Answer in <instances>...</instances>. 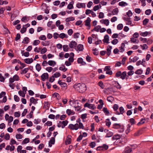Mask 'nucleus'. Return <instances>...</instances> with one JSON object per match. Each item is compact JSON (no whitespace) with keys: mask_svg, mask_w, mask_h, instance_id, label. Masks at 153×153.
Returning <instances> with one entry per match:
<instances>
[{"mask_svg":"<svg viewBox=\"0 0 153 153\" xmlns=\"http://www.w3.org/2000/svg\"><path fill=\"white\" fill-rule=\"evenodd\" d=\"M114 86L117 89H120L121 88V86L119 84V83L116 81L115 82V83L114 84Z\"/></svg>","mask_w":153,"mask_h":153,"instance_id":"f704fd0d","label":"nucleus"},{"mask_svg":"<svg viewBox=\"0 0 153 153\" xmlns=\"http://www.w3.org/2000/svg\"><path fill=\"white\" fill-rule=\"evenodd\" d=\"M113 127L114 128H118L120 127V124L115 123L113 125Z\"/></svg>","mask_w":153,"mask_h":153,"instance_id":"864d4df0","label":"nucleus"},{"mask_svg":"<svg viewBox=\"0 0 153 153\" xmlns=\"http://www.w3.org/2000/svg\"><path fill=\"white\" fill-rule=\"evenodd\" d=\"M24 52V51H22V55H24L25 56V57H28L30 55L29 52H26L25 53H23Z\"/></svg>","mask_w":153,"mask_h":153,"instance_id":"58836bf2","label":"nucleus"},{"mask_svg":"<svg viewBox=\"0 0 153 153\" xmlns=\"http://www.w3.org/2000/svg\"><path fill=\"white\" fill-rule=\"evenodd\" d=\"M29 41V39L27 37H25L23 41H22V43L24 44H27Z\"/></svg>","mask_w":153,"mask_h":153,"instance_id":"c85d7f7f","label":"nucleus"},{"mask_svg":"<svg viewBox=\"0 0 153 153\" xmlns=\"http://www.w3.org/2000/svg\"><path fill=\"white\" fill-rule=\"evenodd\" d=\"M100 22L103 24H104L106 26H108L109 23V22L108 19H102L100 21Z\"/></svg>","mask_w":153,"mask_h":153,"instance_id":"6e6552de","label":"nucleus"},{"mask_svg":"<svg viewBox=\"0 0 153 153\" xmlns=\"http://www.w3.org/2000/svg\"><path fill=\"white\" fill-rule=\"evenodd\" d=\"M98 85L102 88L103 89L104 88V85L103 82L101 81H100L98 82Z\"/></svg>","mask_w":153,"mask_h":153,"instance_id":"13d9d810","label":"nucleus"},{"mask_svg":"<svg viewBox=\"0 0 153 153\" xmlns=\"http://www.w3.org/2000/svg\"><path fill=\"white\" fill-rule=\"evenodd\" d=\"M68 121L67 120L63 121L62 122L59 121L58 123L57 126L58 127H61L64 128L68 124Z\"/></svg>","mask_w":153,"mask_h":153,"instance_id":"f03ea898","label":"nucleus"},{"mask_svg":"<svg viewBox=\"0 0 153 153\" xmlns=\"http://www.w3.org/2000/svg\"><path fill=\"white\" fill-rule=\"evenodd\" d=\"M58 83L62 87H65L67 85V84L65 82H62L61 80H59Z\"/></svg>","mask_w":153,"mask_h":153,"instance_id":"aec40b11","label":"nucleus"},{"mask_svg":"<svg viewBox=\"0 0 153 153\" xmlns=\"http://www.w3.org/2000/svg\"><path fill=\"white\" fill-rule=\"evenodd\" d=\"M102 111L105 114V115H108L109 114V111L108 110L107 108L104 107L103 108Z\"/></svg>","mask_w":153,"mask_h":153,"instance_id":"cd10ccee","label":"nucleus"},{"mask_svg":"<svg viewBox=\"0 0 153 153\" xmlns=\"http://www.w3.org/2000/svg\"><path fill=\"white\" fill-rule=\"evenodd\" d=\"M59 37L62 39H63L65 38H67L68 36L67 35L63 33H62L59 35Z\"/></svg>","mask_w":153,"mask_h":153,"instance_id":"5701e85b","label":"nucleus"},{"mask_svg":"<svg viewBox=\"0 0 153 153\" xmlns=\"http://www.w3.org/2000/svg\"><path fill=\"white\" fill-rule=\"evenodd\" d=\"M40 43V41L39 40H34L33 42V45L34 46H36L38 45Z\"/></svg>","mask_w":153,"mask_h":153,"instance_id":"a18cd8bd","label":"nucleus"},{"mask_svg":"<svg viewBox=\"0 0 153 153\" xmlns=\"http://www.w3.org/2000/svg\"><path fill=\"white\" fill-rule=\"evenodd\" d=\"M56 62L53 60H49L48 62V64L51 66H54L56 65Z\"/></svg>","mask_w":153,"mask_h":153,"instance_id":"6ab92c4d","label":"nucleus"},{"mask_svg":"<svg viewBox=\"0 0 153 153\" xmlns=\"http://www.w3.org/2000/svg\"><path fill=\"white\" fill-rule=\"evenodd\" d=\"M77 61L78 63H80L83 65L85 64V63L83 61V60L82 58H78Z\"/></svg>","mask_w":153,"mask_h":153,"instance_id":"412c9836","label":"nucleus"},{"mask_svg":"<svg viewBox=\"0 0 153 153\" xmlns=\"http://www.w3.org/2000/svg\"><path fill=\"white\" fill-rule=\"evenodd\" d=\"M150 33L149 32L146 31L144 32H140V35L143 36H145L147 35L148 34Z\"/></svg>","mask_w":153,"mask_h":153,"instance_id":"72a5a7b5","label":"nucleus"},{"mask_svg":"<svg viewBox=\"0 0 153 153\" xmlns=\"http://www.w3.org/2000/svg\"><path fill=\"white\" fill-rule=\"evenodd\" d=\"M101 27L100 26V25H98L96 27H95L94 29L92 30V31H93L94 30L95 31L98 32L99 31V30L101 29Z\"/></svg>","mask_w":153,"mask_h":153,"instance_id":"c9c22d12","label":"nucleus"},{"mask_svg":"<svg viewBox=\"0 0 153 153\" xmlns=\"http://www.w3.org/2000/svg\"><path fill=\"white\" fill-rule=\"evenodd\" d=\"M39 39L41 40H45L46 39V36L44 35H42L39 37Z\"/></svg>","mask_w":153,"mask_h":153,"instance_id":"603ef678","label":"nucleus"},{"mask_svg":"<svg viewBox=\"0 0 153 153\" xmlns=\"http://www.w3.org/2000/svg\"><path fill=\"white\" fill-rule=\"evenodd\" d=\"M71 136L68 135L66 138L65 141V144L66 145H67L68 144H69L71 143Z\"/></svg>","mask_w":153,"mask_h":153,"instance_id":"39448f33","label":"nucleus"},{"mask_svg":"<svg viewBox=\"0 0 153 153\" xmlns=\"http://www.w3.org/2000/svg\"><path fill=\"white\" fill-rule=\"evenodd\" d=\"M70 57L68 59V61L69 62H72L74 61V59L73 57L74 56V54L73 53H71L70 54Z\"/></svg>","mask_w":153,"mask_h":153,"instance_id":"f3484780","label":"nucleus"},{"mask_svg":"<svg viewBox=\"0 0 153 153\" xmlns=\"http://www.w3.org/2000/svg\"><path fill=\"white\" fill-rule=\"evenodd\" d=\"M53 96L56 97L58 100L60 99V97L59 95L57 93H54L53 94Z\"/></svg>","mask_w":153,"mask_h":153,"instance_id":"3c124183","label":"nucleus"},{"mask_svg":"<svg viewBox=\"0 0 153 153\" xmlns=\"http://www.w3.org/2000/svg\"><path fill=\"white\" fill-rule=\"evenodd\" d=\"M106 125L109 127L111 124V122L110 121V120L109 119H107L105 121Z\"/></svg>","mask_w":153,"mask_h":153,"instance_id":"8fccbe9b","label":"nucleus"},{"mask_svg":"<svg viewBox=\"0 0 153 153\" xmlns=\"http://www.w3.org/2000/svg\"><path fill=\"white\" fill-rule=\"evenodd\" d=\"M66 112L68 116L71 115H73L75 114V112L73 111H72L70 109H67L66 110Z\"/></svg>","mask_w":153,"mask_h":153,"instance_id":"a211bd4d","label":"nucleus"},{"mask_svg":"<svg viewBox=\"0 0 153 153\" xmlns=\"http://www.w3.org/2000/svg\"><path fill=\"white\" fill-rule=\"evenodd\" d=\"M119 110H120V112H119L118 111H117L116 114L117 115H119L120 114H123L124 111V110L123 107H120L119 108Z\"/></svg>","mask_w":153,"mask_h":153,"instance_id":"2eb2a0df","label":"nucleus"},{"mask_svg":"<svg viewBox=\"0 0 153 153\" xmlns=\"http://www.w3.org/2000/svg\"><path fill=\"white\" fill-rule=\"evenodd\" d=\"M132 151V149L129 147H126L125 149V153H130Z\"/></svg>","mask_w":153,"mask_h":153,"instance_id":"b1692460","label":"nucleus"},{"mask_svg":"<svg viewBox=\"0 0 153 153\" xmlns=\"http://www.w3.org/2000/svg\"><path fill=\"white\" fill-rule=\"evenodd\" d=\"M28 71L27 68H25L24 69L22 70L21 72V74H23L26 73Z\"/></svg>","mask_w":153,"mask_h":153,"instance_id":"5fc2aeb1","label":"nucleus"},{"mask_svg":"<svg viewBox=\"0 0 153 153\" xmlns=\"http://www.w3.org/2000/svg\"><path fill=\"white\" fill-rule=\"evenodd\" d=\"M59 69L60 70L65 72L67 70V68H65V66L64 65H63L59 68Z\"/></svg>","mask_w":153,"mask_h":153,"instance_id":"37998d69","label":"nucleus"},{"mask_svg":"<svg viewBox=\"0 0 153 153\" xmlns=\"http://www.w3.org/2000/svg\"><path fill=\"white\" fill-rule=\"evenodd\" d=\"M63 51H68L69 49L68 45H64L63 46Z\"/></svg>","mask_w":153,"mask_h":153,"instance_id":"e433bc0d","label":"nucleus"},{"mask_svg":"<svg viewBox=\"0 0 153 153\" xmlns=\"http://www.w3.org/2000/svg\"><path fill=\"white\" fill-rule=\"evenodd\" d=\"M93 53L94 55H97L98 54L99 52L97 50L96 48H95V49H93Z\"/></svg>","mask_w":153,"mask_h":153,"instance_id":"774afa93","label":"nucleus"},{"mask_svg":"<svg viewBox=\"0 0 153 153\" xmlns=\"http://www.w3.org/2000/svg\"><path fill=\"white\" fill-rule=\"evenodd\" d=\"M76 7L78 8L84 7H85V4L84 3H78L76 5Z\"/></svg>","mask_w":153,"mask_h":153,"instance_id":"393cba45","label":"nucleus"},{"mask_svg":"<svg viewBox=\"0 0 153 153\" xmlns=\"http://www.w3.org/2000/svg\"><path fill=\"white\" fill-rule=\"evenodd\" d=\"M118 4L119 6L122 7H124L128 5L127 3L123 1L119 2Z\"/></svg>","mask_w":153,"mask_h":153,"instance_id":"bb28decb","label":"nucleus"},{"mask_svg":"<svg viewBox=\"0 0 153 153\" xmlns=\"http://www.w3.org/2000/svg\"><path fill=\"white\" fill-rule=\"evenodd\" d=\"M38 99H35L33 97H31L30 99V101H31V102L35 105L37 103V101Z\"/></svg>","mask_w":153,"mask_h":153,"instance_id":"ddd939ff","label":"nucleus"},{"mask_svg":"<svg viewBox=\"0 0 153 153\" xmlns=\"http://www.w3.org/2000/svg\"><path fill=\"white\" fill-rule=\"evenodd\" d=\"M48 74L47 73H44L41 76V78L42 81H45L46 79H48Z\"/></svg>","mask_w":153,"mask_h":153,"instance_id":"423d86ee","label":"nucleus"},{"mask_svg":"<svg viewBox=\"0 0 153 153\" xmlns=\"http://www.w3.org/2000/svg\"><path fill=\"white\" fill-rule=\"evenodd\" d=\"M18 93L20 96L23 97H25V93L24 92H23V91L21 90L19 91Z\"/></svg>","mask_w":153,"mask_h":153,"instance_id":"79ce46f5","label":"nucleus"},{"mask_svg":"<svg viewBox=\"0 0 153 153\" xmlns=\"http://www.w3.org/2000/svg\"><path fill=\"white\" fill-rule=\"evenodd\" d=\"M112 46L108 45L107 47V49L106 54L108 56H109L111 53V50L112 49Z\"/></svg>","mask_w":153,"mask_h":153,"instance_id":"4468645a","label":"nucleus"},{"mask_svg":"<svg viewBox=\"0 0 153 153\" xmlns=\"http://www.w3.org/2000/svg\"><path fill=\"white\" fill-rule=\"evenodd\" d=\"M119 108L118 105L116 104H114L113 106V108L114 111H117Z\"/></svg>","mask_w":153,"mask_h":153,"instance_id":"338daca9","label":"nucleus"},{"mask_svg":"<svg viewBox=\"0 0 153 153\" xmlns=\"http://www.w3.org/2000/svg\"><path fill=\"white\" fill-rule=\"evenodd\" d=\"M96 146V143L94 142H92L90 143L89 144V146L91 148H94Z\"/></svg>","mask_w":153,"mask_h":153,"instance_id":"bf43d9fd","label":"nucleus"},{"mask_svg":"<svg viewBox=\"0 0 153 153\" xmlns=\"http://www.w3.org/2000/svg\"><path fill=\"white\" fill-rule=\"evenodd\" d=\"M68 128L72 130H77L78 129V123H77L74 125L70 124L68 126Z\"/></svg>","mask_w":153,"mask_h":153,"instance_id":"7ed1b4c3","label":"nucleus"},{"mask_svg":"<svg viewBox=\"0 0 153 153\" xmlns=\"http://www.w3.org/2000/svg\"><path fill=\"white\" fill-rule=\"evenodd\" d=\"M29 138H25L23 141L22 144H25L29 143Z\"/></svg>","mask_w":153,"mask_h":153,"instance_id":"4d7b16f0","label":"nucleus"},{"mask_svg":"<svg viewBox=\"0 0 153 153\" xmlns=\"http://www.w3.org/2000/svg\"><path fill=\"white\" fill-rule=\"evenodd\" d=\"M139 41H137L135 38L134 37H131L130 39V42L131 43H138Z\"/></svg>","mask_w":153,"mask_h":153,"instance_id":"2f4dec72","label":"nucleus"},{"mask_svg":"<svg viewBox=\"0 0 153 153\" xmlns=\"http://www.w3.org/2000/svg\"><path fill=\"white\" fill-rule=\"evenodd\" d=\"M126 75V71L123 72L122 73V75L120 76V78L122 79H124L125 78Z\"/></svg>","mask_w":153,"mask_h":153,"instance_id":"4c0bfd02","label":"nucleus"},{"mask_svg":"<svg viewBox=\"0 0 153 153\" xmlns=\"http://www.w3.org/2000/svg\"><path fill=\"white\" fill-rule=\"evenodd\" d=\"M74 88L76 91L81 93H83L86 90V85L84 83H78L77 85H75Z\"/></svg>","mask_w":153,"mask_h":153,"instance_id":"f257e3e1","label":"nucleus"},{"mask_svg":"<svg viewBox=\"0 0 153 153\" xmlns=\"http://www.w3.org/2000/svg\"><path fill=\"white\" fill-rule=\"evenodd\" d=\"M47 51V49L46 48L44 47L41 50L40 53L41 54H44Z\"/></svg>","mask_w":153,"mask_h":153,"instance_id":"09e8293b","label":"nucleus"},{"mask_svg":"<svg viewBox=\"0 0 153 153\" xmlns=\"http://www.w3.org/2000/svg\"><path fill=\"white\" fill-rule=\"evenodd\" d=\"M118 42V41L117 39H115L113 40L111 42L112 44L113 45H115Z\"/></svg>","mask_w":153,"mask_h":153,"instance_id":"0e129e2a","label":"nucleus"},{"mask_svg":"<svg viewBox=\"0 0 153 153\" xmlns=\"http://www.w3.org/2000/svg\"><path fill=\"white\" fill-rule=\"evenodd\" d=\"M109 36L107 35H106L104 37V39H103L102 41L104 43H108Z\"/></svg>","mask_w":153,"mask_h":153,"instance_id":"dca6fc26","label":"nucleus"},{"mask_svg":"<svg viewBox=\"0 0 153 153\" xmlns=\"http://www.w3.org/2000/svg\"><path fill=\"white\" fill-rule=\"evenodd\" d=\"M74 4V1H72L71 2H70L69 4L68 5L67 8L69 9H71L73 8V4Z\"/></svg>","mask_w":153,"mask_h":153,"instance_id":"4be33fe9","label":"nucleus"},{"mask_svg":"<svg viewBox=\"0 0 153 153\" xmlns=\"http://www.w3.org/2000/svg\"><path fill=\"white\" fill-rule=\"evenodd\" d=\"M77 45V43L75 41H72L69 44L70 48H72L76 47Z\"/></svg>","mask_w":153,"mask_h":153,"instance_id":"20e7f679","label":"nucleus"},{"mask_svg":"<svg viewBox=\"0 0 153 153\" xmlns=\"http://www.w3.org/2000/svg\"><path fill=\"white\" fill-rule=\"evenodd\" d=\"M123 26L122 24H120L117 26V29L118 30H121L122 29Z\"/></svg>","mask_w":153,"mask_h":153,"instance_id":"680f3d73","label":"nucleus"},{"mask_svg":"<svg viewBox=\"0 0 153 153\" xmlns=\"http://www.w3.org/2000/svg\"><path fill=\"white\" fill-rule=\"evenodd\" d=\"M36 68L38 71H39L41 69L40 65L39 63H37L36 66Z\"/></svg>","mask_w":153,"mask_h":153,"instance_id":"c03bdc74","label":"nucleus"},{"mask_svg":"<svg viewBox=\"0 0 153 153\" xmlns=\"http://www.w3.org/2000/svg\"><path fill=\"white\" fill-rule=\"evenodd\" d=\"M91 21V20L89 17H88L87 19L85 21V25L87 26H88L89 27L90 26V23ZM90 29V27L89 28Z\"/></svg>","mask_w":153,"mask_h":153,"instance_id":"1a4fd4ad","label":"nucleus"},{"mask_svg":"<svg viewBox=\"0 0 153 153\" xmlns=\"http://www.w3.org/2000/svg\"><path fill=\"white\" fill-rule=\"evenodd\" d=\"M25 62L27 64H30L33 62V59L32 58H27L24 59Z\"/></svg>","mask_w":153,"mask_h":153,"instance_id":"9b49d317","label":"nucleus"},{"mask_svg":"<svg viewBox=\"0 0 153 153\" xmlns=\"http://www.w3.org/2000/svg\"><path fill=\"white\" fill-rule=\"evenodd\" d=\"M120 136L118 134L115 135L113 136L112 137V139L113 140H117L120 139Z\"/></svg>","mask_w":153,"mask_h":153,"instance_id":"a878e982","label":"nucleus"},{"mask_svg":"<svg viewBox=\"0 0 153 153\" xmlns=\"http://www.w3.org/2000/svg\"><path fill=\"white\" fill-rule=\"evenodd\" d=\"M125 44L124 43H122L121 44V46L119 47V51L120 52H123L125 50L124 48Z\"/></svg>","mask_w":153,"mask_h":153,"instance_id":"9d476101","label":"nucleus"},{"mask_svg":"<svg viewBox=\"0 0 153 153\" xmlns=\"http://www.w3.org/2000/svg\"><path fill=\"white\" fill-rule=\"evenodd\" d=\"M42 44L43 46H46L49 45L50 44V42L48 41H46L45 42H42Z\"/></svg>","mask_w":153,"mask_h":153,"instance_id":"de8ad7c7","label":"nucleus"},{"mask_svg":"<svg viewBox=\"0 0 153 153\" xmlns=\"http://www.w3.org/2000/svg\"><path fill=\"white\" fill-rule=\"evenodd\" d=\"M131 126L129 124H128L127 126V129L126 130V134H128L130 131V128Z\"/></svg>","mask_w":153,"mask_h":153,"instance_id":"6e6d98bb","label":"nucleus"},{"mask_svg":"<svg viewBox=\"0 0 153 153\" xmlns=\"http://www.w3.org/2000/svg\"><path fill=\"white\" fill-rule=\"evenodd\" d=\"M118 12V9L117 8H115L113 10L112 13V15H114L117 14Z\"/></svg>","mask_w":153,"mask_h":153,"instance_id":"a19ab883","label":"nucleus"},{"mask_svg":"<svg viewBox=\"0 0 153 153\" xmlns=\"http://www.w3.org/2000/svg\"><path fill=\"white\" fill-rule=\"evenodd\" d=\"M14 81H18L19 80V77L17 75H15L13 77Z\"/></svg>","mask_w":153,"mask_h":153,"instance_id":"e2e57ef3","label":"nucleus"},{"mask_svg":"<svg viewBox=\"0 0 153 153\" xmlns=\"http://www.w3.org/2000/svg\"><path fill=\"white\" fill-rule=\"evenodd\" d=\"M26 27H25L23 26L20 32L22 33H23L26 31Z\"/></svg>","mask_w":153,"mask_h":153,"instance_id":"69168bd1","label":"nucleus"},{"mask_svg":"<svg viewBox=\"0 0 153 153\" xmlns=\"http://www.w3.org/2000/svg\"><path fill=\"white\" fill-rule=\"evenodd\" d=\"M55 141V138L53 137L51 138V139L50 140L49 142V146L50 147H51L52 146V144H54Z\"/></svg>","mask_w":153,"mask_h":153,"instance_id":"f8f14e48","label":"nucleus"},{"mask_svg":"<svg viewBox=\"0 0 153 153\" xmlns=\"http://www.w3.org/2000/svg\"><path fill=\"white\" fill-rule=\"evenodd\" d=\"M113 135V133L111 131H109L107 133L105 136V137H109Z\"/></svg>","mask_w":153,"mask_h":153,"instance_id":"473e14b6","label":"nucleus"},{"mask_svg":"<svg viewBox=\"0 0 153 153\" xmlns=\"http://www.w3.org/2000/svg\"><path fill=\"white\" fill-rule=\"evenodd\" d=\"M101 6L100 5H98L95 6L93 8V10L94 11H96L100 8Z\"/></svg>","mask_w":153,"mask_h":153,"instance_id":"ea45409f","label":"nucleus"},{"mask_svg":"<svg viewBox=\"0 0 153 153\" xmlns=\"http://www.w3.org/2000/svg\"><path fill=\"white\" fill-rule=\"evenodd\" d=\"M4 138L6 140H9L10 138V135L8 133H6L4 137Z\"/></svg>","mask_w":153,"mask_h":153,"instance_id":"052dcab7","label":"nucleus"},{"mask_svg":"<svg viewBox=\"0 0 153 153\" xmlns=\"http://www.w3.org/2000/svg\"><path fill=\"white\" fill-rule=\"evenodd\" d=\"M74 19L75 18L74 17H70L66 18L65 19V21L66 22H68L71 21H73L74 20Z\"/></svg>","mask_w":153,"mask_h":153,"instance_id":"7c9ffc66","label":"nucleus"},{"mask_svg":"<svg viewBox=\"0 0 153 153\" xmlns=\"http://www.w3.org/2000/svg\"><path fill=\"white\" fill-rule=\"evenodd\" d=\"M5 10V9L3 7H2L0 9V16L1 17L3 16V13Z\"/></svg>","mask_w":153,"mask_h":153,"instance_id":"49530a36","label":"nucleus"},{"mask_svg":"<svg viewBox=\"0 0 153 153\" xmlns=\"http://www.w3.org/2000/svg\"><path fill=\"white\" fill-rule=\"evenodd\" d=\"M84 49L83 45L81 44H79L78 45L75 49L77 51H82Z\"/></svg>","mask_w":153,"mask_h":153,"instance_id":"0eeeda50","label":"nucleus"},{"mask_svg":"<svg viewBox=\"0 0 153 153\" xmlns=\"http://www.w3.org/2000/svg\"><path fill=\"white\" fill-rule=\"evenodd\" d=\"M145 119L144 118H142L139 122L138 123L137 125L138 126L140 125L145 123Z\"/></svg>","mask_w":153,"mask_h":153,"instance_id":"c756f323","label":"nucleus"}]
</instances>
